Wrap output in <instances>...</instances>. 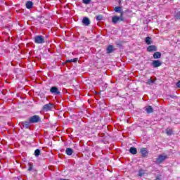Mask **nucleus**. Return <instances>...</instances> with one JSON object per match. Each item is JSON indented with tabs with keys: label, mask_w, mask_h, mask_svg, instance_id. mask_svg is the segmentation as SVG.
Wrapping results in <instances>:
<instances>
[{
	"label": "nucleus",
	"mask_w": 180,
	"mask_h": 180,
	"mask_svg": "<svg viewBox=\"0 0 180 180\" xmlns=\"http://www.w3.org/2000/svg\"><path fill=\"white\" fill-rule=\"evenodd\" d=\"M145 41H146V44H151V37H147L145 39Z\"/></svg>",
	"instance_id": "obj_21"
},
{
	"label": "nucleus",
	"mask_w": 180,
	"mask_h": 180,
	"mask_svg": "<svg viewBox=\"0 0 180 180\" xmlns=\"http://www.w3.org/2000/svg\"><path fill=\"white\" fill-rule=\"evenodd\" d=\"M96 20L101 21L102 19H103V15H99L96 17Z\"/></svg>",
	"instance_id": "obj_27"
},
{
	"label": "nucleus",
	"mask_w": 180,
	"mask_h": 180,
	"mask_svg": "<svg viewBox=\"0 0 180 180\" xmlns=\"http://www.w3.org/2000/svg\"><path fill=\"white\" fill-rule=\"evenodd\" d=\"M115 12L120 13L121 16H123V10L122 9V6H117L114 8Z\"/></svg>",
	"instance_id": "obj_13"
},
{
	"label": "nucleus",
	"mask_w": 180,
	"mask_h": 180,
	"mask_svg": "<svg viewBox=\"0 0 180 180\" xmlns=\"http://www.w3.org/2000/svg\"><path fill=\"white\" fill-rule=\"evenodd\" d=\"M54 108V104L53 103H48L43 106V110L46 112H49V110H51V109Z\"/></svg>",
	"instance_id": "obj_8"
},
{
	"label": "nucleus",
	"mask_w": 180,
	"mask_h": 180,
	"mask_svg": "<svg viewBox=\"0 0 180 180\" xmlns=\"http://www.w3.org/2000/svg\"><path fill=\"white\" fill-rule=\"evenodd\" d=\"M82 23L84 25V26H89V25H91V20H89V18L87 17H84Z\"/></svg>",
	"instance_id": "obj_11"
},
{
	"label": "nucleus",
	"mask_w": 180,
	"mask_h": 180,
	"mask_svg": "<svg viewBox=\"0 0 180 180\" xmlns=\"http://www.w3.org/2000/svg\"><path fill=\"white\" fill-rule=\"evenodd\" d=\"M34 3L32 1H27L25 6L27 9H32L33 8Z\"/></svg>",
	"instance_id": "obj_14"
},
{
	"label": "nucleus",
	"mask_w": 180,
	"mask_h": 180,
	"mask_svg": "<svg viewBox=\"0 0 180 180\" xmlns=\"http://www.w3.org/2000/svg\"><path fill=\"white\" fill-rule=\"evenodd\" d=\"M29 120H30V123H31V124H33L34 123H39V122H41V120L40 119V117L39 115H33L30 117Z\"/></svg>",
	"instance_id": "obj_3"
},
{
	"label": "nucleus",
	"mask_w": 180,
	"mask_h": 180,
	"mask_svg": "<svg viewBox=\"0 0 180 180\" xmlns=\"http://www.w3.org/2000/svg\"><path fill=\"white\" fill-rule=\"evenodd\" d=\"M155 82V79H153L152 77L148 79L146 82L147 85H153Z\"/></svg>",
	"instance_id": "obj_19"
},
{
	"label": "nucleus",
	"mask_w": 180,
	"mask_h": 180,
	"mask_svg": "<svg viewBox=\"0 0 180 180\" xmlns=\"http://www.w3.org/2000/svg\"><path fill=\"white\" fill-rule=\"evenodd\" d=\"M145 174H146V173L144 172V170L140 169V170L139 171L138 175H139V176H143Z\"/></svg>",
	"instance_id": "obj_25"
},
{
	"label": "nucleus",
	"mask_w": 180,
	"mask_h": 180,
	"mask_svg": "<svg viewBox=\"0 0 180 180\" xmlns=\"http://www.w3.org/2000/svg\"><path fill=\"white\" fill-rule=\"evenodd\" d=\"M161 56H162L161 52H158V51L155 52L153 53V58H155V60L160 59L161 58Z\"/></svg>",
	"instance_id": "obj_16"
},
{
	"label": "nucleus",
	"mask_w": 180,
	"mask_h": 180,
	"mask_svg": "<svg viewBox=\"0 0 180 180\" xmlns=\"http://www.w3.org/2000/svg\"><path fill=\"white\" fill-rule=\"evenodd\" d=\"M157 46L155 45H150L147 48V51L149 53H153V51H157Z\"/></svg>",
	"instance_id": "obj_10"
},
{
	"label": "nucleus",
	"mask_w": 180,
	"mask_h": 180,
	"mask_svg": "<svg viewBox=\"0 0 180 180\" xmlns=\"http://www.w3.org/2000/svg\"><path fill=\"white\" fill-rule=\"evenodd\" d=\"M174 20H180V11L174 14Z\"/></svg>",
	"instance_id": "obj_20"
},
{
	"label": "nucleus",
	"mask_w": 180,
	"mask_h": 180,
	"mask_svg": "<svg viewBox=\"0 0 180 180\" xmlns=\"http://www.w3.org/2000/svg\"><path fill=\"white\" fill-rule=\"evenodd\" d=\"M121 2H122V1H120V4H121Z\"/></svg>",
	"instance_id": "obj_30"
},
{
	"label": "nucleus",
	"mask_w": 180,
	"mask_h": 180,
	"mask_svg": "<svg viewBox=\"0 0 180 180\" xmlns=\"http://www.w3.org/2000/svg\"><path fill=\"white\" fill-rule=\"evenodd\" d=\"M166 134H167V136H172V129L167 128L166 129Z\"/></svg>",
	"instance_id": "obj_22"
},
{
	"label": "nucleus",
	"mask_w": 180,
	"mask_h": 180,
	"mask_svg": "<svg viewBox=\"0 0 180 180\" xmlns=\"http://www.w3.org/2000/svg\"><path fill=\"white\" fill-rule=\"evenodd\" d=\"M34 43L37 44H43V43H46V39L42 35H37L34 37Z\"/></svg>",
	"instance_id": "obj_1"
},
{
	"label": "nucleus",
	"mask_w": 180,
	"mask_h": 180,
	"mask_svg": "<svg viewBox=\"0 0 180 180\" xmlns=\"http://www.w3.org/2000/svg\"><path fill=\"white\" fill-rule=\"evenodd\" d=\"M124 20V18H123V15H121L119 17L117 15H114L112 18V22L114 25H116L117 22H123Z\"/></svg>",
	"instance_id": "obj_4"
},
{
	"label": "nucleus",
	"mask_w": 180,
	"mask_h": 180,
	"mask_svg": "<svg viewBox=\"0 0 180 180\" xmlns=\"http://www.w3.org/2000/svg\"><path fill=\"white\" fill-rule=\"evenodd\" d=\"M50 92L51 94H52V95H55L56 96H58V95H61V91H60L58 87L56 86L51 87Z\"/></svg>",
	"instance_id": "obj_2"
},
{
	"label": "nucleus",
	"mask_w": 180,
	"mask_h": 180,
	"mask_svg": "<svg viewBox=\"0 0 180 180\" xmlns=\"http://www.w3.org/2000/svg\"><path fill=\"white\" fill-rule=\"evenodd\" d=\"M41 151H40V149H37L34 150V155L35 157H39V155H40L41 154Z\"/></svg>",
	"instance_id": "obj_23"
},
{
	"label": "nucleus",
	"mask_w": 180,
	"mask_h": 180,
	"mask_svg": "<svg viewBox=\"0 0 180 180\" xmlns=\"http://www.w3.org/2000/svg\"><path fill=\"white\" fill-rule=\"evenodd\" d=\"M77 61H78V58H77L66 60L67 63H77Z\"/></svg>",
	"instance_id": "obj_24"
},
{
	"label": "nucleus",
	"mask_w": 180,
	"mask_h": 180,
	"mask_svg": "<svg viewBox=\"0 0 180 180\" xmlns=\"http://www.w3.org/2000/svg\"><path fill=\"white\" fill-rule=\"evenodd\" d=\"M151 65L153 68H158V67L162 65V62H161V60H155L152 62Z\"/></svg>",
	"instance_id": "obj_7"
},
{
	"label": "nucleus",
	"mask_w": 180,
	"mask_h": 180,
	"mask_svg": "<svg viewBox=\"0 0 180 180\" xmlns=\"http://www.w3.org/2000/svg\"><path fill=\"white\" fill-rule=\"evenodd\" d=\"M176 85L177 88H180V81L177 82Z\"/></svg>",
	"instance_id": "obj_29"
},
{
	"label": "nucleus",
	"mask_w": 180,
	"mask_h": 180,
	"mask_svg": "<svg viewBox=\"0 0 180 180\" xmlns=\"http://www.w3.org/2000/svg\"><path fill=\"white\" fill-rule=\"evenodd\" d=\"M145 110L148 114L153 113L154 112V108L152 106L148 105L145 107Z\"/></svg>",
	"instance_id": "obj_15"
},
{
	"label": "nucleus",
	"mask_w": 180,
	"mask_h": 180,
	"mask_svg": "<svg viewBox=\"0 0 180 180\" xmlns=\"http://www.w3.org/2000/svg\"><path fill=\"white\" fill-rule=\"evenodd\" d=\"M167 158H168L167 155H160L156 159V164H162V162H164V161H165Z\"/></svg>",
	"instance_id": "obj_5"
},
{
	"label": "nucleus",
	"mask_w": 180,
	"mask_h": 180,
	"mask_svg": "<svg viewBox=\"0 0 180 180\" xmlns=\"http://www.w3.org/2000/svg\"><path fill=\"white\" fill-rule=\"evenodd\" d=\"M28 166H29V167H28L27 171H29V172L32 171V169H33V164L32 163H28Z\"/></svg>",
	"instance_id": "obj_26"
},
{
	"label": "nucleus",
	"mask_w": 180,
	"mask_h": 180,
	"mask_svg": "<svg viewBox=\"0 0 180 180\" xmlns=\"http://www.w3.org/2000/svg\"><path fill=\"white\" fill-rule=\"evenodd\" d=\"M115 51V47L112 45H109L106 49L107 54H111Z\"/></svg>",
	"instance_id": "obj_12"
},
{
	"label": "nucleus",
	"mask_w": 180,
	"mask_h": 180,
	"mask_svg": "<svg viewBox=\"0 0 180 180\" xmlns=\"http://www.w3.org/2000/svg\"><path fill=\"white\" fill-rule=\"evenodd\" d=\"M140 153H141L142 157H143V158H146L147 155H148V151L147 150V148H141Z\"/></svg>",
	"instance_id": "obj_9"
},
{
	"label": "nucleus",
	"mask_w": 180,
	"mask_h": 180,
	"mask_svg": "<svg viewBox=\"0 0 180 180\" xmlns=\"http://www.w3.org/2000/svg\"><path fill=\"white\" fill-rule=\"evenodd\" d=\"M129 153L133 155H136V154H137V148H136L135 147H131L129 148Z\"/></svg>",
	"instance_id": "obj_17"
},
{
	"label": "nucleus",
	"mask_w": 180,
	"mask_h": 180,
	"mask_svg": "<svg viewBox=\"0 0 180 180\" xmlns=\"http://www.w3.org/2000/svg\"><path fill=\"white\" fill-rule=\"evenodd\" d=\"M82 2L85 5H89V4H91V0H82Z\"/></svg>",
	"instance_id": "obj_28"
},
{
	"label": "nucleus",
	"mask_w": 180,
	"mask_h": 180,
	"mask_svg": "<svg viewBox=\"0 0 180 180\" xmlns=\"http://www.w3.org/2000/svg\"><path fill=\"white\" fill-rule=\"evenodd\" d=\"M30 124H32V123L30 120L21 122L19 123V126H20V127H23L24 129H30Z\"/></svg>",
	"instance_id": "obj_6"
},
{
	"label": "nucleus",
	"mask_w": 180,
	"mask_h": 180,
	"mask_svg": "<svg viewBox=\"0 0 180 180\" xmlns=\"http://www.w3.org/2000/svg\"><path fill=\"white\" fill-rule=\"evenodd\" d=\"M65 153L67 155H72V154L74 153V150H72V148H66Z\"/></svg>",
	"instance_id": "obj_18"
}]
</instances>
